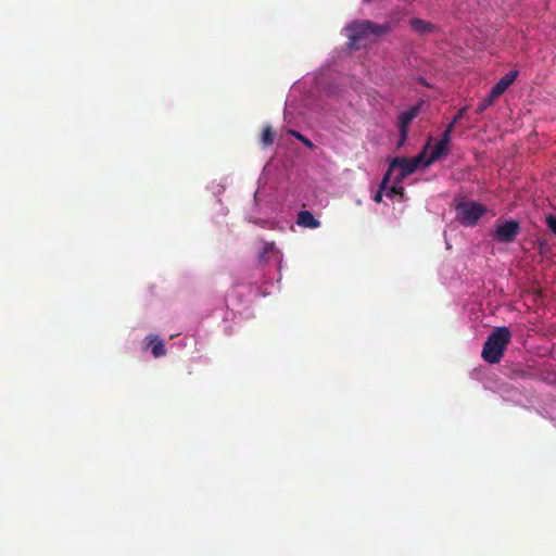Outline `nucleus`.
I'll return each mask as SVG.
<instances>
[{
	"label": "nucleus",
	"instance_id": "nucleus-1",
	"mask_svg": "<svg viewBox=\"0 0 556 556\" xmlns=\"http://www.w3.org/2000/svg\"><path fill=\"white\" fill-rule=\"evenodd\" d=\"M429 144H426L422 151L413 159H395L390 164L388 173L386 174L379 191L374 197L376 202H380L383 195L393 198L402 195L403 193V179L413 174L418 167H424V161L427 156Z\"/></svg>",
	"mask_w": 556,
	"mask_h": 556
},
{
	"label": "nucleus",
	"instance_id": "nucleus-2",
	"mask_svg": "<svg viewBox=\"0 0 556 556\" xmlns=\"http://www.w3.org/2000/svg\"><path fill=\"white\" fill-rule=\"evenodd\" d=\"M390 24H376L369 21H354L350 23V48H358L362 40H370L387 34Z\"/></svg>",
	"mask_w": 556,
	"mask_h": 556
},
{
	"label": "nucleus",
	"instance_id": "nucleus-3",
	"mask_svg": "<svg viewBox=\"0 0 556 556\" xmlns=\"http://www.w3.org/2000/svg\"><path fill=\"white\" fill-rule=\"evenodd\" d=\"M511 338L510 331L507 327H497L486 339L482 357L485 362L495 364L498 363L503 353Z\"/></svg>",
	"mask_w": 556,
	"mask_h": 556
},
{
	"label": "nucleus",
	"instance_id": "nucleus-4",
	"mask_svg": "<svg viewBox=\"0 0 556 556\" xmlns=\"http://www.w3.org/2000/svg\"><path fill=\"white\" fill-rule=\"evenodd\" d=\"M485 211L484 205L475 201H466L456 206V217L462 225L470 227L477 224Z\"/></svg>",
	"mask_w": 556,
	"mask_h": 556
},
{
	"label": "nucleus",
	"instance_id": "nucleus-5",
	"mask_svg": "<svg viewBox=\"0 0 556 556\" xmlns=\"http://www.w3.org/2000/svg\"><path fill=\"white\" fill-rule=\"evenodd\" d=\"M432 138L430 137L428 139L427 144H429L427 156L424 161V167H428L434 162L445 157L450 152V130H444V132L441 136V139L437 141L434 144L431 143Z\"/></svg>",
	"mask_w": 556,
	"mask_h": 556
},
{
	"label": "nucleus",
	"instance_id": "nucleus-6",
	"mask_svg": "<svg viewBox=\"0 0 556 556\" xmlns=\"http://www.w3.org/2000/svg\"><path fill=\"white\" fill-rule=\"evenodd\" d=\"M519 230V224L515 220H506L497 224L493 231L495 239L502 242H510L515 239Z\"/></svg>",
	"mask_w": 556,
	"mask_h": 556
},
{
	"label": "nucleus",
	"instance_id": "nucleus-7",
	"mask_svg": "<svg viewBox=\"0 0 556 556\" xmlns=\"http://www.w3.org/2000/svg\"><path fill=\"white\" fill-rule=\"evenodd\" d=\"M421 102L413 105L407 111H404L399 116V128L401 135V143L406 140L408 126L413 122L414 118L417 117L418 113L421 109Z\"/></svg>",
	"mask_w": 556,
	"mask_h": 556
},
{
	"label": "nucleus",
	"instance_id": "nucleus-8",
	"mask_svg": "<svg viewBox=\"0 0 556 556\" xmlns=\"http://www.w3.org/2000/svg\"><path fill=\"white\" fill-rule=\"evenodd\" d=\"M518 76L517 71H510L506 75H504L491 89L492 97H500L502 93H504L509 86L516 80Z\"/></svg>",
	"mask_w": 556,
	"mask_h": 556
},
{
	"label": "nucleus",
	"instance_id": "nucleus-9",
	"mask_svg": "<svg viewBox=\"0 0 556 556\" xmlns=\"http://www.w3.org/2000/svg\"><path fill=\"white\" fill-rule=\"evenodd\" d=\"M409 25L415 31L421 35L430 34L435 30V26L432 23L421 18L410 20Z\"/></svg>",
	"mask_w": 556,
	"mask_h": 556
},
{
	"label": "nucleus",
	"instance_id": "nucleus-10",
	"mask_svg": "<svg viewBox=\"0 0 556 556\" xmlns=\"http://www.w3.org/2000/svg\"><path fill=\"white\" fill-rule=\"evenodd\" d=\"M495 99L496 97H492V93L490 92L489 96L477 105V113H482L483 111H485L489 106L493 104Z\"/></svg>",
	"mask_w": 556,
	"mask_h": 556
},
{
	"label": "nucleus",
	"instance_id": "nucleus-11",
	"mask_svg": "<svg viewBox=\"0 0 556 556\" xmlns=\"http://www.w3.org/2000/svg\"><path fill=\"white\" fill-rule=\"evenodd\" d=\"M548 228L556 235V215H549L546 218Z\"/></svg>",
	"mask_w": 556,
	"mask_h": 556
},
{
	"label": "nucleus",
	"instance_id": "nucleus-12",
	"mask_svg": "<svg viewBox=\"0 0 556 556\" xmlns=\"http://www.w3.org/2000/svg\"><path fill=\"white\" fill-rule=\"evenodd\" d=\"M463 113H464V110H462L454 118L453 121L447 125L446 129L445 130H450V135L452 134L453 131V128L455 126V124L462 118L463 116Z\"/></svg>",
	"mask_w": 556,
	"mask_h": 556
}]
</instances>
